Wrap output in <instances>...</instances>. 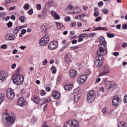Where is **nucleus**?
Listing matches in <instances>:
<instances>
[{
	"mask_svg": "<svg viewBox=\"0 0 127 127\" xmlns=\"http://www.w3.org/2000/svg\"><path fill=\"white\" fill-rule=\"evenodd\" d=\"M99 45V50L97 51L98 56L95 58L94 63L96 67H102L103 63H104V57L103 55L107 52V42L105 40V38L100 39Z\"/></svg>",
	"mask_w": 127,
	"mask_h": 127,
	"instance_id": "f257e3e1",
	"label": "nucleus"
},
{
	"mask_svg": "<svg viewBox=\"0 0 127 127\" xmlns=\"http://www.w3.org/2000/svg\"><path fill=\"white\" fill-rule=\"evenodd\" d=\"M12 79L14 84L16 85H21L23 82L24 79L23 78V76L21 74H16L14 75Z\"/></svg>",
	"mask_w": 127,
	"mask_h": 127,
	"instance_id": "f03ea898",
	"label": "nucleus"
},
{
	"mask_svg": "<svg viewBox=\"0 0 127 127\" xmlns=\"http://www.w3.org/2000/svg\"><path fill=\"white\" fill-rule=\"evenodd\" d=\"M5 119L6 126H7V127H9L10 125H12V124L14 123V121H15V116H12L7 113L5 114Z\"/></svg>",
	"mask_w": 127,
	"mask_h": 127,
	"instance_id": "7ed1b4c3",
	"label": "nucleus"
},
{
	"mask_svg": "<svg viewBox=\"0 0 127 127\" xmlns=\"http://www.w3.org/2000/svg\"><path fill=\"white\" fill-rule=\"evenodd\" d=\"M96 98V92L94 90H90L87 94L86 101L87 103H93Z\"/></svg>",
	"mask_w": 127,
	"mask_h": 127,
	"instance_id": "20e7f679",
	"label": "nucleus"
},
{
	"mask_svg": "<svg viewBox=\"0 0 127 127\" xmlns=\"http://www.w3.org/2000/svg\"><path fill=\"white\" fill-rule=\"evenodd\" d=\"M64 127H80L76 120L69 121L64 124Z\"/></svg>",
	"mask_w": 127,
	"mask_h": 127,
	"instance_id": "39448f33",
	"label": "nucleus"
},
{
	"mask_svg": "<svg viewBox=\"0 0 127 127\" xmlns=\"http://www.w3.org/2000/svg\"><path fill=\"white\" fill-rule=\"evenodd\" d=\"M50 40V36L49 35L47 34L45 35L43 38H41V39L39 41V45L40 46H44L45 45H46Z\"/></svg>",
	"mask_w": 127,
	"mask_h": 127,
	"instance_id": "423d86ee",
	"label": "nucleus"
},
{
	"mask_svg": "<svg viewBox=\"0 0 127 127\" xmlns=\"http://www.w3.org/2000/svg\"><path fill=\"white\" fill-rule=\"evenodd\" d=\"M110 72H111L110 66H109V65H105L104 66L103 71L99 73V76H106V75H108Z\"/></svg>",
	"mask_w": 127,
	"mask_h": 127,
	"instance_id": "0eeeda50",
	"label": "nucleus"
},
{
	"mask_svg": "<svg viewBox=\"0 0 127 127\" xmlns=\"http://www.w3.org/2000/svg\"><path fill=\"white\" fill-rule=\"evenodd\" d=\"M6 94L9 100H12V99L14 98V96L15 95V94L14 93V91L11 88L8 89L6 92Z\"/></svg>",
	"mask_w": 127,
	"mask_h": 127,
	"instance_id": "6e6552de",
	"label": "nucleus"
},
{
	"mask_svg": "<svg viewBox=\"0 0 127 127\" xmlns=\"http://www.w3.org/2000/svg\"><path fill=\"white\" fill-rule=\"evenodd\" d=\"M121 102V98H120L118 96H115L113 97L112 100V105L114 107H118V106H119V104H120Z\"/></svg>",
	"mask_w": 127,
	"mask_h": 127,
	"instance_id": "1a4fd4ad",
	"label": "nucleus"
},
{
	"mask_svg": "<svg viewBox=\"0 0 127 127\" xmlns=\"http://www.w3.org/2000/svg\"><path fill=\"white\" fill-rule=\"evenodd\" d=\"M58 46V43L56 41H53L51 42L48 45V48L50 50H53L55 48H57Z\"/></svg>",
	"mask_w": 127,
	"mask_h": 127,
	"instance_id": "9d476101",
	"label": "nucleus"
},
{
	"mask_svg": "<svg viewBox=\"0 0 127 127\" xmlns=\"http://www.w3.org/2000/svg\"><path fill=\"white\" fill-rule=\"evenodd\" d=\"M7 78V73L6 71L0 70V80L4 81Z\"/></svg>",
	"mask_w": 127,
	"mask_h": 127,
	"instance_id": "9b49d317",
	"label": "nucleus"
},
{
	"mask_svg": "<svg viewBox=\"0 0 127 127\" xmlns=\"http://www.w3.org/2000/svg\"><path fill=\"white\" fill-rule=\"evenodd\" d=\"M69 76L71 78L74 79L78 76V72L74 69H72L69 71Z\"/></svg>",
	"mask_w": 127,
	"mask_h": 127,
	"instance_id": "f8f14e48",
	"label": "nucleus"
},
{
	"mask_svg": "<svg viewBox=\"0 0 127 127\" xmlns=\"http://www.w3.org/2000/svg\"><path fill=\"white\" fill-rule=\"evenodd\" d=\"M18 105L20 107H22V106H25L26 105V101L24 100V98H23V97H20L19 98Z\"/></svg>",
	"mask_w": 127,
	"mask_h": 127,
	"instance_id": "ddd939ff",
	"label": "nucleus"
},
{
	"mask_svg": "<svg viewBox=\"0 0 127 127\" xmlns=\"http://www.w3.org/2000/svg\"><path fill=\"white\" fill-rule=\"evenodd\" d=\"M6 40H14L15 39V35L12 34H7L5 36Z\"/></svg>",
	"mask_w": 127,
	"mask_h": 127,
	"instance_id": "4468645a",
	"label": "nucleus"
},
{
	"mask_svg": "<svg viewBox=\"0 0 127 127\" xmlns=\"http://www.w3.org/2000/svg\"><path fill=\"white\" fill-rule=\"evenodd\" d=\"M74 86L73 85V84L72 83H66L64 85V89L66 90V91H70V90H72V88H73Z\"/></svg>",
	"mask_w": 127,
	"mask_h": 127,
	"instance_id": "2eb2a0df",
	"label": "nucleus"
},
{
	"mask_svg": "<svg viewBox=\"0 0 127 127\" xmlns=\"http://www.w3.org/2000/svg\"><path fill=\"white\" fill-rule=\"evenodd\" d=\"M87 78L88 77H87V75H82L79 79V83L83 84V83H85V82H86V80H87Z\"/></svg>",
	"mask_w": 127,
	"mask_h": 127,
	"instance_id": "dca6fc26",
	"label": "nucleus"
},
{
	"mask_svg": "<svg viewBox=\"0 0 127 127\" xmlns=\"http://www.w3.org/2000/svg\"><path fill=\"white\" fill-rule=\"evenodd\" d=\"M52 96H53L54 99H56L57 100H58V99H60V93H59V92H58L54 91L52 93Z\"/></svg>",
	"mask_w": 127,
	"mask_h": 127,
	"instance_id": "f3484780",
	"label": "nucleus"
},
{
	"mask_svg": "<svg viewBox=\"0 0 127 127\" xmlns=\"http://www.w3.org/2000/svg\"><path fill=\"white\" fill-rule=\"evenodd\" d=\"M47 4H48V6L51 7L53 6L54 7H55L57 5L56 3H55V1L53 0H50L47 2Z\"/></svg>",
	"mask_w": 127,
	"mask_h": 127,
	"instance_id": "a211bd4d",
	"label": "nucleus"
},
{
	"mask_svg": "<svg viewBox=\"0 0 127 127\" xmlns=\"http://www.w3.org/2000/svg\"><path fill=\"white\" fill-rule=\"evenodd\" d=\"M104 85H105L107 90H110L112 87V81H106L104 82Z\"/></svg>",
	"mask_w": 127,
	"mask_h": 127,
	"instance_id": "6ab92c4d",
	"label": "nucleus"
},
{
	"mask_svg": "<svg viewBox=\"0 0 127 127\" xmlns=\"http://www.w3.org/2000/svg\"><path fill=\"white\" fill-rule=\"evenodd\" d=\"M41 30L42 33H46L47 32V26L46 25H42L41 26Z\"/></svg>",
	"mask_w": 127,
	"mask_h": 127,
	"instance_id": "aec40b11",
	"label": "nucleus"
},
{
	"mask_svg": "<svg viewBox=\"0 0 127 127\" xmlns=\"http://www.w3.org/2000/svg\"><path fill=\"white\" fill-rule=\"evenodd\" d=\"M33 102H34V103H35V104H40V103H43V102L41 101V100L39 101V98L37 96H35L33 98Z\"/></svg>",
	"mask_w": 127,
	"mask_h": 127,
	"instance_id": "412c9836",
	"label": "nucleus"
},
{
	"mask_svg": "<svg viewBox=\"0 0 127 127\" xmlns=\"http://www.w3.org/2000/svg\"><path fill=\"white\" fill-rule=\"evenodd\" d=\"M118 127H127V124L125 122H119L118 123Z\"/></svg>",
	"mask_w": 127,
	"mask_h": 127,
	"instance_id": "4be33fe9",
	"label": "nucleus"
},
{
	"mask_svg": "<svg viewBox=\"0 0 127 127\" xmlns=\"http://www.w3.org/2000/svg\"><path fill=\"white\" fill-rule=\"evenodd\" d=\"M71 59H72V56L67 55L65 58V61L67 64H70L71 62Z\"/></svg>",
	"mask_w": 127,
	"mask_h": 127,
	"instance_id": "5701e85b",
	"label": "nucleus"
},
{
	"mask_svg": "<svg viewBox=\"0 0 127 127\" xmlns=\"http://www.w3.org/2000/svg\"><path fill=\"white\" fill-rule=\"evenodd\" d=\"M51 101V99L50 98H48L47 99L44 98L41 99V102H43V103H40V105H43V104H45V103H47V102H50Z\"/></svg>",
	"mask_w": 127,
	"mask_h": 127,
	"instance_id": "b1692460",
	"label": "nucleus"
},
{
	"mask_svg": "<svg viewBox=\"0 0 127 127\" xmlns=\"http://www.w3.org/2000/svg\"><path fill=\"white\" fill-rule=\"evenodd\" d=\"M52 15L55 19H59L60 18V17L59 16L58 14H57V13H56L55 11H52Z\"/></svg>",
	"mask_w": 127,
	"mask_h": 127,
	"instance_id": "393cba45",
	"label": "nucleus"
},
{
	"mask_svg": "<svg viewBox=\"0 0 127 127\" xmlns=\"http://www.w3.org/2000/svg\"><path fill=\"white\" fill-rule=\"evenodd\" d=\"M77 7H73L71 4H69L67 7V9L69 10H75V9H77Z\"/></svg>",
	"mask_w": 127,
	"mask_h": 127,
	"instance_id": "a878e982",
	"label": "nucleus"
},
{
	"mask_svg": "<svg viewBox=\"0 0 127 127\" xmlns=\"http://www.w3.org/2000/svg\"><path fill=\"white\" fill-rule=\"evenodd\" d=\"M19 28H18V27H16V28H14V29L13 30V33L14 34H17V33H18V31H19Z\"/></svg>",
	"mask_w": 127,
	"mask_h": 127,
	"instance_id": "bb28decb",
	"label": "nucleus"
},
{
	"mask_svg": "<svg viewBox=\"0 0 127 127\" xmlns=\"http://www.w3.org/2000/svg\"><path fill=\"white\" fill-rule=\"evenodd\" d=\"M56 24H57V28L59 29L62 28V27L63 26V24H62V23L56 22Z\"/></svg>",
	"mask_w": 127,
	"mask_h": 127,
	"instance_id": "cd10ccee",
	"label": "nucleus"
},
{
	"mask_svg": "<svg viewBox=\"0 0 127 127\" xmlns=\"http://www.w3.org/2000/svg\"><path fill=\"white\" fill-rule=\"evenodd\" d=\"M78 48H80V45L71 47L70 48V50H76L77 49H78Z\"/></svg>",
	"mask_w": 127,
	"mask_h": 127,
	"instance_id": "c85d7f7f",
	"label": "nucleus"
},
{
	"mask_svg": "<svg viewBox=\"0 0 127 127\" xmlns=\"http://www.w3.org/2000/svg\"><path fill=\"white\" fill-rule=\"evenodd\" d=\"M79 95H74V102L75 103H77V102H78V101H79Z\"/></svg>",
	"mask_w": 127,
	"mask_h": 127,
	"instance_id": "c756f323",
	"label": "nucleus"
},
{
	"mask_svg": "<svg viewBox=\"0 0 127 127\" xmlns=\"http://www.w3.org/2000/svg\"><path fill=\"white\" fill-rule=\"evenodd\" d=\"M107 36L109 38H113V37H115V36H116V35H115V34H113L112 33L109 32L108 33Z\"/></svg>",
	"mask_w": 127,
	"mask_h": 127,
	"instance_id": "7c9ffc66",
	"label": "nucleus"
},
{
	"mask_svg": "<svg viewBox=\"0 0 127 127\" xmlns=\"http://www.w3.org/2000/svg\"><path fill=\"white\" fill-rule=\"evenodd\" d=\"M69 47V44H66V45H64L61 49V51H63V50H64V49H66V48H68Z\"/></svg>",
	"mask_w": 127,
	"mask_h": 127,
	"instance_id": "2f4dec72",
	"label": "nucleus"
},
{
	"mask_svg": "<svg viewBox=\"0 0 127 127\" xmlns=\"http://www.w3.org/2000/svg\"><path fill=\"white\" fill-rule=\"evenodd\" d=\"M3 99H4V95H3L2 93H1L0 94V102L2 103L3 102Z\"/></svg>",
	"mask_w": 127,
	"mask_h": 127,
	"instance_id": "473e14b6",
	"label": "nucleus"
},
{
	"mask_svg": "<svg viewBox=\"0 0 127 127\" xmlns=\"http://www.w3.org/2000/svg\"><path fill=\"white\" fill-rule=\"evenodd\" d=\"M26 18L25 17L23 16H21L19 17V20L21 21V22H24V20H25Z\"/></svg>",
	"mask_w": 127,
	"mask_h": 127,
	"instance_id": "72a5a7b5",
	"label": "nucleus"
},
{
	"mask_svg": "<svg viewBox=\"0 0 127 127\" xmlns=\"http://www.w3.org/2000/svg\"><path fill=\"white\" fill-rule=\"evenodd\" d=\"M102 12H103L104 14H108L109 13V10L107 8L103 9L102 10Z\"/></svg>",
	"mask_w": 127,
	"mask_h": 127,
	"instance_id": "f704fd0d",
	"label": "nucleus"
},
{
	"mask_svg": "<svg viewBox=\"0 0 127 127\" xmlns=\"http://www.w3.org/2000/svg\"><path fill=\"white\" fill-rule=\"evenodd\" d=\"M23 7L24 8V9H25L26 10H27V9H29V4L26 3L24 6Z\"/></svg>",
	"mask_w": 127,
	"mask_h": 127,
	"instance_id": "c9c22d12",
	"label": "nucleus"
},
{
	"mask_svg": "<svg viewBox=\"0 0 127 127\" xmlns=\"http://www.w3.org/2000/svg\"><path fill=\"white\" fill-rule=\"evenodd\" d=\"M47 93L45 91V90H41L40 92V95L41 96H45Z\"/></svg>",
	"mask_w": 127,
	"mask_h": 127,
	"instance_id": "e433bc0d",
	"label": "nucleus"
},
{
	"mask_svg": "<svg viewBox=\"0 0 127 127\" xmlns=\"http://www.w3.org/2000/svg\"><path fill=\"white\" fill-rule=\"evenodd\" d=\"M52 71L53 74H56L57 71L56 67L55 66H53V67H52Z\"/></svg>",
	"mask_w": 127,
	"mask_h": 127,
	"instance_id": "4c0bfd02",
	"label": "nucleus"
},
{
	"mask_svg": "<svg viewBox=\"0 0 127 127\" xmlns=\"http://www.w3.org/2000/svg\"><path fill=\"white\" fill-rule=\"evenodd\" d=\"M61 80V75L59 74L58 77L57 78V82L59 83Z\"/></svg>",
	"mask_w": 127,
	"mask_h": 127,
	"instance_id": "58836bf2",
	"label": "nucleus"
},
{
	"mask_svg": "<svg viewBox=\"0 0 127 127\" xmlns=\"http://www.w3.org/2000/svg\"><path fill=\"white\" fill-rule=\"evenodd\" d=\"M70 26L75 27L76 26V22H72L70 24Z\"/></svg>",
	"mask_w": 127,
	"mask_h": 127,
	"instance_id": "ea45409f",
	"label": "nucleus"
},
{
	"mask_svg": "<svg viewBox=\"0 0 127 127\" xmlns=\"http://www.w3.org/2000/svg\"><path fill=\"white\" fill-rule=\"evenodd\" d=\"M80 90H79V88H75L74 90H73V93H74L75 94H78V93H79Z\"/></svg>",
	"mask_w": 127,
	"mask_h": 127,
	"instance_id": "a19ab883",
	"label": "nucleus"
},
{
	"mask_svg": "<svg viewBox=\"0 0 127 127\" xmlns=\"http://www.w3.org/2000/svg\"><path fill=\"white\" fill-rule=\"evenodd\" d=\"M100 20H102V17L101 16L97 17L95 20V21H96V22H98V21H100Z\"/></svg>",
	"mask_w": 127,
	"mask_h": 127,
	"instance_id": "79ce46f5",
	"label": "nucleus"
},
{
	"mask_svg": "<svg viewBox=\"0 0 127 127\" xmlns=\"http://www.w3.org/2000/svg\"><path fill=\"white\" fill-rule=\"evenodd\" d=\"M117 86L116 83H113L112 85L111 84V87L112 89H116L117 88Z\"/></svg>",
	"mask_w": 127,
	"mask_h": 127,
	"instance_id": "37998d69",
	"label": "nucleus"
},
{
	"mask_svg": "<svg viewBox=\"0 0 127 127\" xmlns=\"http://www.w3.org/2000/svg\"><path fill=\"white\" fill-rule=\"evenodd\" d=\"M64 20L65 21H70V20H71V18L69 16H67L65 17V18L64 19Z\"/></svg>",
	"mask_w": 127,
	"mask_h": 127,
	"instance_id": "c03bdc74",
	"label": "nucleus"
},
{
	"mask_svg": "<svg viewBox=\"0 0 127 127\" xmlns=\"http://www.w3.org/2000/svg\"><path fill=\"white\" fill-rule=\"evenodd\" d=\"M122 28L123 29H127V24L126 23H125L122 25Z\"/></svg>",
	"mask_w": 127,
	"mask_h": 127,
	"instance_id": "a18cd8bd",
	"label": "nucleus"
},
{
	"mask_svg": "<svg viewBox=\"0 0 127 127\" xmlns=\"http://www.w3.org/2000/svg\"><path fill=\"white\" fill-rule=\"evenodd\" d=\"M37 9H38V10H40V9H41V4H38L37 5Z\"/></svg>",
	"mask_w": 127,
	"mask_h": 127,
	"instance_id": "49530a36",
	"label": "nucleus"
},
{
	"mask_svg": "<svg viewBox=\"0 0 127 127\" xmlns=\"http://www.w3.org/2000/svg\"><path fill=\"white\" fill-rule=\"evenodd\" d=\"M7 26H8V27H11L12 26V23L11 22H9L7 24Z\"/></svg>",
	"mask_w": 127,
	"mask_h": 127,
	"instance_id": "de8ad7c7",
	"label": "nucleus"
},
{
	"mask_svg": "<svg viewBox=\"0 0 127 127\" xmlns=\"http://www.w3.org/2000/svg\"><path fill=\"white\" fill-rule=\"evenodd\" d=\"M16 73H19V72H21V67H19L16 70Z\"/></svg>",
	"mask_w": 127,
	"mask_h": 127,
	"instance_id": "09e8293b",
	"label": "nucleus"
},
{
	"mask_svg": "<svg viewBox=\"0 0 127 127\" xmlns=\"http://www.w3.org/2000/svg\"><path fill=\"white\" fill-rule=\"evenodd\" d=\"M112 54L115 56V57H117V56H119V52H113Z\"/></svg>",
	"mask_w": 127,
	"mask_h": 127,
	"instance_id": "8fccbe9b",
	"label": "nucleus"
},
{
	"mask_svg": "<svg viewBox=\"0 0 127 127\" xmlns=\"http://www.w3.org/2000/svg\"><path fill=\"white\" fill-rule=\"evenodd\" d=\"M62 44H64V45H66V44H68V43H67V40H63L62 41Z\"/></svg>",
	"mask_w": 127,
	"mask_h": 127,
	"instance_id": "3c124183",
	"label": "nucleus"
},
{
	"mask_svg": "<svg viewBox=\"0 0 127 127\" xmlns=\"http://www.w3.org/2000/svg\"><path fill=\"white\" fill-rule=\"evenodd\" d=\"M124 103H127V95H125L124 98Z\"/></svg>",
	"mask_w": 127,
	"mask_h": 127,
	"instance_id": "603ef678",
	"label": "nucleus"
},
{
	"mask_svg": "<svg viewBox=\"0 0 127 127\" xmlns=\"http://www.w3.org/2000/svg\"><path fill=\"white\" fill-rule=\"evenodd\" d=\"M86 35H87V34H81L78 37L79 38H81V37H86Z\"/></svg>",
	"mask_w": 127,
	"mask_h": 127,
	"instance_id": "864d4df0",
	"label": "nucleus"
},
{
	"mask_svg": "<svg viewBox=\"0 0 127 127\" xmlns=\"http://www.w3.org/2000/svg\"><path fill=\"white\" fill-rule=\"evenodd\" d=\"M0 47L2 48V49H6V45H2L0 46Z\"/></svg>",
	"mask_w": 127,
	"mask_h": 127,
	"instance_id": "5fc2aeb1",
	"label": "nucleus"
},
{
	"mask_svg": "<svg viewBox=\"0 0 127 127\" xmlns=\"http://www.w3.org/2000/svg\"><path fill=\"white\" fill-rule=\"evenodd\" d=\"M48 63V61L47 60H45L43 62V65H46Z\"/></svg>",
	"mask_w": 127,
	"mask_h": 127,
	"instance_id": "6e6d98bb",
	"label": "nucleus"
},
{
	"mask_svg": "<svg viewBox=\"0 0 127 127\" xmlns=\"http://www.w3.org/2000/svg\"><path fill=\"white\" fill-rule=\"evenodd\" d=\"M46 91H47V92H50V91H51V88L49 87H46Z\"/></svg>",
	"mask_w": 127,
	"mask_h": 127,
	"instance_id": "4d7b16f0",
	"label": "nucleus"
},
{
	"mask_svg": "<svg viewBox=\"0 0 127 127\" xmlns=\"http://www.w3.org/2000/svg\"><path fill=\"white\" fill-rule=\"evenodd\" d=\"M94 31H96V30H102V27H98L97 28H96L95 29H94Z\"/></svg>",
	"mask_w": 127,
	"mask_h": 127,
	"instance_id": "13d9d810",
	"label": "nucleus"
},
{
	"mask_svg": "<svg viewBox=\"0 0 127 127\" xmlns=\"http://www.w3.org/2000/svg\"><path fill=\"white\" fill-rule=\"evenodd\" d=\"M99 14H100L98 12H95L94 13V16H95V17H97V16H99Z\"/></svg>",
	"mask_w": 127,
	"mask_h": 127,
	"instance_id": "bf43d9fd",
	"label": "nucleus"
},
{
	"mask_svg": "<svg viewBox=\"0 0 127 127\" xmlns=\"http://www.w3.org/2000/svg\"><path fill=\"white\" fill-rule=\"evenodd\" d=\"M107 108H103V110H102V113L103 114H106V113H107Z\"/></svg>",
	"mask_w": 127,
	"mask_h": 127,
	"instance_id": "052dcab7",
	"label": "nucleus"
},
{
	"mask_svg": "<svg viewBox=\"0 0 127 127\" xmlns=\"http://www.w3.org/2000/svg\"><path fill=\"white\" fill-rule=\"evenodd\" d=\"M11 19L12 20H15V16L14 15H12L11 16Z\"/></svg>",
	"mask_w": 127,
	"mask_h": 127,
	"instance_id": "680f3d73",
	"label": "nucleus"
},
{
	"mask_svg": "<svg viewBox=\"0 0 127 127\" xmlns=\"http://www.w3.org/2000/svg\"><path fill=\"white\" fill-rule=\"evenodd\" d=\"M26 32V30L24 29H23L22 30H21V33L23 34V35L24 34H25V33Z\"/></svg>",
	"mask_w": 127,
	"mask_h": 127,
	"instance_id": "e2e57ef3",
	"label": "nucleus"
},
{
	"mask_svg": "<svg viewBox=\"0 0 127 127\" xmlns=\"http://www.w3.org/2000/svg\"><path fill=\"white\" fill-rule=\"evenodd\" d=\"M77 42V40H73L71 41L72 44H76Z\"/></svg>",
	"mask_w": 127,
	"mask_h": 127,
	"instance_id": "0e129e2a",
	"label": "nucleus"
},
{
	"mask_svg": "<svg viewBox=\"0 0 127 127\" xmlns=\"http://www.w3.org/2000/svg\"><path fill=\"white\" fill-rule=\"evenodd\" d=\"M13 9H15V6L10 7L8 9V10H9V11H10V10H13Z\"/></svg>",
	"mask_w": 127,
	"mask_h": 127,
	"instance_id": "69168bd1",
	"label": "nucleus"
},
{
	"mask_svg": "<svg viewBox=\"0 0 127 127\" xmlns=\"http://www.w3.org/2000/svg\"><path fill=\"white\" fill-rule=\"evenodd\" d=\"M82 8L84 9V10H87L88 9V7L87 6L84 5L83 6Z\"/></svg>",
	"mask_w": 127,
	"mask_h": 127,
	"instance_id": "338daca9",
	"label": "nucleus"
},
{
	"mask_svg": "<svg viewBox=\"0 0 127 127\" xmlns=\"http://www.w3.org/2000/svg\"><path fill=\"white\" fill-rule=\"evenodd\" d=\"M127 43H124L122 44V47H124V48L127 47Z\"/></svg>",
	"mask_w": 127,
	"mask_h": 127,
	"instance_id": "774afa93",
	"label": "nucleus"
}]
</instances>
